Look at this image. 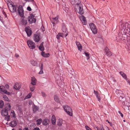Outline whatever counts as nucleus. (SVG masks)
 Instances as JSON below:
<instances>
[{
	"instance_id": "nucleus-1",
	"label": "nucleus",
	"mask_w": 130,
	"mask_h": 130,
	"mask_svg": "<svg viewBox=\"0 0 130 130\" xmlns=\"http://www.w3.org/2000/svg\"><path fill=\"white\" fill-rule=\"evenodd\" d=\"M18 12L20 16L21 17L20 19V23L23 25H26L27 23V18L24 16V10L22 6H19L18 9Z\"/></svg>"
},
{
	"instance_id": "nucleus-2",
	"label": "nucleus",
	"mask_w": 130,
	"mask_h": 130,
	"mask_svg": "<svg viewBox=\"0 0 130 130\" xmlns=\"http://www.w3.org/2000/svg\"><path fill=\"white\" fill-rule=\"evenodd\" d=\"M75 10L76 12L80 14L84 13V11L83 10V6L80 3L75 5Z\"/></svg>"
},
{
	"instance_id": "nucleus-3",
	"label": "nucleus",
	"mask_w": 130,
	"mask_h": 130,
	"mask_svg": "<svg viewBox=\"0 0 130 130\" xmlns=\"http://www.w3.org/2000/svg\"><path fill=\"white\" fill-rule=\"evenodd\" d=\"M9 3H9L8 5L9 9L12 12H15L16 10V7H17V6L13 5V3L11 2L10 3V4H9Z\"/></svg>"
},
{
	"instance_id": "nucleus-4",
	"label": "nucleus",
	"mask_w": 130,
	"mask_h": 130,
	"mask_svg": "<svg viewBox=\"0 0 130 130\" xmlns=\"http://www.w3.org/2000/svg\"><path fill=\"white\" fill-rule=\"evenodd\" d=\"M63 108L65 111L69 115L72 116V111L70 107L67 105L63 106Z\"/></svg>"
},
{
	"instance_id": "nucleus-5",
	"label": "nucleus",
	"mask_w": 130,
	"mask_h": 130,
	"mask_svg": "<svg viewBox=\"0 0 130 130\" xmlns=\"http://www.w3.org/2000/svg\"><path fill=\"white\" fill-rule=\"evenodd\" d=\"M89 25L93 33L94 34H96L97 32V29L95 25L93 23H91Z\"/></svg>"
},
{
	"instance_id": "nucleus-6",
	"label": "nucleus",
	"mask_w": 130,
	"mask_h": 130,
	"mask_svg": "<svg viewBox=\"0 0 130 130\" xmlns=\"http://www.w3.org/2000/svg\"><path fill=\"white\" fill-rule=\"evenodd\" d=\"M27 43L29 48L31 49L35 48L36 47L35 43L30 40H28L27 41Z\"/></svg>"
},
{
	"instance_id": "nucleus-7",
	"label": "nucleus",
	"mask_w": 130,
	"mask_h": 130,
	"mask_svg": "<svg viewBox=\"0 0 130 130\" xmlns=\"http://www.w3.org/2000/svg\"><path fill=\"white\" fill-rule=\"evenodd\" d=\"M0 92H3L8 95H11V93L7 91V90L5 89V87L3 86H0Z\"/></svg>"
},
{
	"instance_id": "nucleus-8",
	"label": "nucleus",
	"mask_w": 130,
	"mask_h": 130,
	"mask_svg": "<svg viewBox=\"0 0 130 130\" xmlns=\"http://www.w3.org/2000/svg\"><path fill=\"white\" fill-rule=\"evenodd\" d=\"M34 15H32L28 18V21L30 23H32L36 22V19L34 18Z\"/></svg>"
},
{
	"instance_id": "nucleus-9",
	"label": "nucleus",
	"mask_w": 130,
	"mask_h": 130,
	"mask_svg": "<svg viewBox=\"0 0 130 130\" xmlns=\"http://www.w3.org/2000/svg\"><path fill=\"white\" fill-rule=\"evenodd\" d=\"M40 39V35L38 34H35L34 37V39L36 42H39Z\"/></svg>"
},
{
	"instance_id": "nucleus-10",
	"label": "nucleus",
	"mask_w": 130,
	"mask_h": 130,
	"mask_svg": "<svg viewBox=\"0 0 130 130\" xmlns=\"http://www.w3.org/2000/svg\"><path fill=\"white\" fill-rule=\"evenodd\" d=\"M25 30L28 36H30L32 34V31L30 29L29 27H28L25 28Z\"/></svg>"
},
{
	"instance_id": "nucleus-11",
	"label": "nucleus",
	"mask_w": 130,
	"mask_h": 130,
	"mask_svg": "<svg viewBox=\"0 0 130 130\" xmlns=\"http://www.w3.org/2000/svg\"><path fill=\"white\" fill-rule=\"evenodd\" d=\"M104 51L105 53V54L108 56H110L112 55V53L109 51V49L107 47H106L104 49Z\"/></svg>"
},
{
	"instance_id": "nucleus-12",
	"label": "nucleus",
	"mask_w": 130,
	"mask_h": 130,
	"mask_svg": "<svg viewBox=\"0 0 130 130\" xmlns=\"http://www.w3.org/2000/svg\"><path fill=\"white\" fill-rule=\"evenodd\" d=\"M17 122H18V120L17 119L14 120L13 121L11 122L10 126L12 127H15L17 125Z\"/></svg>"
},
{
	"instance_id": "nucleus-13",
	"label": "nucleus",
	"mask_w": 130,
	"mask_h": 130,
	"mask_svg": "<svg viewBox=\"0 0 130 130\" xmlns=\"http://www.w3.org/2000/svg\"><path fill=\"white\" fill-rule=\"evenodd\" d=\"M8 111L7 110L5 109L2 110L1 113L2 116H7L8 115Z\"/></svg>"
},
{
	"instance_id": "nucleus-14",
	"label": "nucleus",
	"mask_w": 130,
	"mask_h": 130,
	"mask_svg": "<svg viewBox=\"0 0 130 130\" xmlns=\"http://www.w3.org/2000/svg\"><path fill=\"white\" fill-rule=\"evenodd\" d=\"M11 107L10 104L9 103H8L5 105V109L8 111L11 109Z\"/></svg>"
},
{
	"instance_id": "nucleus-15",
	"label": "nucleus",
	"mask_w": 130,
	"mask_h": 130,
	"mask_svg": "<svg viewBox=\"0 0 130 130\" xmlns=\"http://www.w3.org/2000/svg\"><path fill=\"white\" fill-rule=\"evenodd\" d=\"M71 3L72 4L74 5L79 4L80 3V2L79 0H70Z\"/></svg>"
},
{
	"instance_id": "nucleus-16",
	"label": "nucleus",
	"mask_w": 130,
	"mask_h": 130,
	"mask_svg": "<svg viewBox=\"0 0 130 130\" xmlns=\"http://www.w3.org/2000/svg\"><path fill=\"white\" fill-rule=\"evenodd\" d=\"M76 44L78 50L81 51L82 50V47L80 43L76 41Z\"/></svg>"
},
{
	"instance_id": "nucleus-17",
	"label": "nucleus",
	"mask_w": 130,
	"mask_h": 130,
	"mask_svg": "<svg viewBox=\"0 0 130 130\" xmlns=\"http://www.w3.org/2000/svg\"><path fill=\"white\" fill-rule=\"evenodd\" d=\"M49 122V120L47 119H45L43 121V124L44 125H46Z\"/></svg>"
},
{
	"instance_id": "nucleus-18",
	"label": "nucleus",
	"mask_w": 130,
	"mask_h": 130,
	"mask_svg": "<svg viewBox=\"0 0 130 130\" xmlns=\"http://www.w3.org/2000/svg\"><path fill=\"white\" fill-rule=\"evenodd\" d=\"M51 121L53 125L55 124L56 122V119L55 116L54 115L52 116L51 118Z\"/></svg>"
},
{
	"instance_id": "nucleus-19",
	"label": "nucleus",
	"mask_w": 130,
	"mask_h": 130,
	"mask_svg": "<svg viewBox=\"0 0 130 130\" xmlns=\"http://www.w3.org/2000/svg\"><path fill=\"white\" fill-rule=\"evenodd\" d=\"M64 121H63L61 119H59L57 121V124L58 126H61L62 125Z\"/></svg>"
},
{
	"instance_id": "nucleus-20",
	"label": "nucleus",
	"mask_w": 130,
	"mask_h": 130,
	"mask_svg": "<svg viewBox=\"0 0 130 130\" xmlns=\"http://www.w3.org/2000/svg\"><path fill=\"white\" fill-rule=\"evenodd\" d=\"M14 88L16 90H19L20 88V84L18 83H16L14 86Z\"/></svg>"
},
{
	"instance_id": "nucleus-21",
	"label": "nucleus",
	"mask_w": 130,
	"mask_h": 130,
	"mask_svg": "<svg viewBox=\"0 0 130 130\" xmlns=\"http://www.w3.org/2000/svg\"><path fill=\"white\" fill-rule=\"evenodd\" d=\"M41 54L43 57H48L50 56L49 53H45L44 52H41Z\"/></svg>"
},
{
	"instance_id": "nucleus-22",
	"label": "nucleus",
	"mask_w": 130,
	"mask_h": 130,
	"mask_svg": "<svg viewBox=\"0 0 130 130\" xmlns=\"http://www.w3.org/2000/svg\"><path fill=\"white\" fill-rule=\"evenodd\" d=\"M34 85L33 84H30V88L31 91H33L35 90V85Z\"/></svg>"
},
{
	"instance_id": "nucleus-23",
	"label": "nucleus",
	"mask_w": 130,
	"mask_h": 130,
	"mask_svg": "<svg viewBox=\"0 0 130 130\" xmlns=\"http://www.w3.org/2000/svg\"><path fill=\"white\" fill-rule=\"evenodd\" d=\"M36 79L34 77H31V84H33L34 85H36Z\"/></svg>"
},
{
	"instance_id": "nucleus-24",
	"label": "nucleus",
	"mask_w": 130,
	"mask_h": 130,
	"mask_svg": "<svg viewBox=\"0 0 130 130\" xmlns=\"http://www.w3.org/2000/svg\"><path fill=\"white\" fill-rule=\"evenodd\" d=\"M58 16H57L55 18H53V21L52 22L53 24H55V23H56L58 21Z\"/></svg>"
},
{
	"instance_id": "nucleus-25",
	"label": "nucleus",
	"mask_w": 130,
	"mask_h": 130,
	"mask_svg": "<svg viewBox=\"0 0 130 130\" xmlns=\"http://www.w3.org/2000/svg\"><path fill=\"white\" fill-rule=\"evenodd\" d=\"M62 32H63L64 34L67 33L66 28V26L65 25H62Z\"/></svg>"
},
{
	"instance_id": "nucleus-26",
	"label": "nucleus",
	"mask_w": 130,
	"mask_h": 130,
	"mask_svg": "<svg viewBox=\"0 0 130 130\" xmlns=\"http://www.w3.org/2000/svg\"><path fill=\"white\" fill-rule=\"evenodd\" d=\"M39 107L35 105H34L33 108V111L34 112H36L39 109Z\"/></svg>"
},
{
	"instance_id": "nucleus-27",
	"label": "nucleus",
	"mask_w": 130,
	"mask_h": 130,
	"mask_svg": "<svg viewBox=\"0 0 130 130\" xmlns=\"http://www.w3.org/2000/svg\"><path fill=\"white\" fill-rule=\"evenodd\" d=\"M40 71L39 72V74H42L43 73V65L42 64H41L40 67Z\"/></svg>"
},
{
	"instance_id": "nucleus-28",
	"label": "nucleus",
	"mask_w": 130,
	"mask_h": 130,
	"mask_svg": "<svg viewBox=\"0 0 130 130\" xmlns=\"http://www.w3.org/2000/svg\"><path fill=\"white\" fill-rule=\"evenodd\" d=\"M10 115L11 117L14 118L16 117L15 114L13 110H12L11 112Z\"/></svg>"
},
{
	"instance_id": "nucleus-29",
	"label": "nucleus",
	"mask_w": 130,
	"mask_h": 130,
	"mask_svg": "<svg viewBox=\"0 0 130 130\" xmlns=\"http://www.w3.org/2000/svg\"><path fill=\"white\" fill-rule=\"evenodd\" d=\"M64 34L62 33H59L58 34V35L60 37H64V36L65 37H66L68 35V33H66V34Z\"/></svg>"
},
{
	"instance_id": "nucleus-30",
	"label": "nucleus",
	"mask_w": 130,
	"mask_h": 130,
	"mask_svg": "<svg viewBox=\"0 0 130 130\" xmlns=\"http://www.w3.org/2000/svg\"><path fill=\"white\" fill-rule=\"evenodd\" d=\"M39 50L41 51H43L44 50V47L43 46V42L41 44L40 46L39 47Z\"/></svg>"
},
{
	"instance_id": "nucleus-31",
	"label": "nucleus",
	"mask_w": 130,
	"mask_h": 130,
	"mask_svg": "<svg viewBox=\"0 0 130 130\" xmlns=\"http://www.w3.org/2000/svg\"><path fill=\"white\" fill-rule=\"evenodd\" d=\"M120 74L123 77L126 79L127 78V76L126 74L122 72H119Z\"/></svg>"
},
{
	"instance_id": "nucleus-32",
	"label": "nucleus",
	"mask_w": 130,
	"mask_h": 130,
	"mask_svg": "<svg viewBox=\"0 0 130 130\" xmlns=\"http://www.w3.org/2000/svg\"><path fill=\"white\" fill-rule=\"evenodd\" d=\"M42 120L41 119H38L36 121V124L38 125H39L42 122Z\"/></svg>"
},
{
	"instance_id": "nucleus-33",
	"label": "nucleus",
	"mask_w": 130,
	"mask_h": 130,
	"mask_svg": "<svg viewBox=\"0 0 130 130\" xmlns=\"http://www.w3.org/2000/svg\"><path fill=\"white\" fill-rule=\"evenodd\" d=\"M63 10L64 11L66 12H68V11L69 10V8L66 7V6L64 5V6H63Z\"/></svg>"
},
{
	"instance_id": "nucleus-34",
	"label": "nucleus",
	"mask_w": 130,
	"mask_h": 130,
	"mask_svg": "<svg viewBox=\"0 0 130 130\" xmlns=\"http://www.w3.org/2000/svg\"><path fill=\"white\" fill-rule=\"evenodd\" d=\"M54 100L56 102H59L60 101L59 98H58V96L56 95H55L54 96Z\"/></svg>"
},
{
	"instance_id": "nucleus-35",
	"label": "nucleus",
	"mask_w": 130,
	"mask_h": 130,
	"mask_svg": "<svg viewBox=\"0 0 130 130\" xmlns=\"http://www.w3.org/2000/svg\"><path fill=\"white\" fill-rule=\"evenodd\" d=\"M122 95H121V96H120L119 97V99L120 101H121L123 102L124 101V98L123 97V96H122Z\"/></svg>"
},
{
	"instance_id": "nucleus-36",
	"label": "nucleus",
	"mask_w": 130,
	"mask_h": 130,
	"mask_svg": "<svg viewBox=\"0 0 130 130\" xmlns=\"http://www.w3.org/2000/svg\"><path fill=\"white\" fill-rule=\"evenodd\" d=\"M4 106V102L2 100H0V108H3Z\"/></svg>"
},
{
	"instance_id": "nucleus-37",
	"label": "nucleus",
	"mask_w": 130,
	"mask_h": 130,
	"mask_svg": "<svg viewBox=\"0 0 130 130\" xmlns=\"http://www.w3.org/2000/svg\"><path fill=\"white\" fill-rule=\"evenodd\" d=\"M3 98L5 101H9L8 98L6 95H4L3 96Z\"/></svg>"
},
{
	"instance_id": "nucleus-38",
	"label": "nucleus",
	"mask_w": 130,
	"mask_h": 130,
	"mask_svg": "<svg viewBox=\"0 0 130 130\" xmlns=\"http://www.w3.org/2000/svg\"><path fill=\"white\" fill-rule=\"evenodd\" d=\"M95 94L96 95L97 98L98 99V100L100 101V98L99 95V93L98 92H96Z\"/></svg>"
},
{
	"instance_id": "nucleus-39",
	"label": "nucleus",
	"mask_w": 130,
	"mask_h": 130,
	"mask_svg": "<svg viewBox=\"0 0 130 130\" xmlns=\"http://www.w3.org/2000/svg\"><path fill=\"white\" fill-rule=\"evenodd\" d=\"M95 128H96L97 130H104L103 128H99L98 127L95 126L94 127Z\"/></svg>"
},
{
	"instance_id": "nucleus-40",
	"label": "nucleus",
	"mask_w": 130,
	"mask_h": 130,
	"mask_svg": "<svg viewBox=\"0 0 130 130\" xmlns=\"http://www.w3.org/2000/svg\"><path fill=\"white\" fill-rule=\"evenodd\" d=\"M10 116L8 115L6 117H5V119L7 121H9L10 120Z\"/></svg>"
},
{
	"instance_id": "nucleus-41",
	"label": "nucleus",
	"mask_w": 130,
	"mask_h": 130,
	"mask_svg": "<svg viewBox=\"0 0 130 130\" xmlns=\"http://www.w3.org/2000/svg\"><path fill=\"white\" fill-rule=\"evenodd\" d=\"M85 53L86 56L87 57V59H89L90 57L89 56V54L88 53L85 52Z\"/></svg>"
},
{
	"instance_id": "nucleus-42",
	"label": "nucleus",
	"mask_w": 130,
	"mask_h": 130,
	"mask_svg": "<svg viewBox=\"0 0 130 130\" xmlns=\"http://www.w3.org/2000/svg\"><path fill=\"white\" fill-rule=\"evenodd\" d=\"M85 127L86 130H92V129L90 128L88 126H85Z\"/></svg>"
},
{
	"instance_id": "nucleus-43",
	"label": "nucleus",
	"mask_w": 130,
	"mask_h": 130,
	"mask_svg": "<svg viewBox=\"0 0 130 130\" xmlns=\"http://www.w3.org/2000/svg\"><path fill=\"white\" fill-rule=\"evenodd\" d=\"M81 18L82 20V21H86L85 18L84 17L82 16L81 17Z\"/></svg>"
},
{
	"instance_id": "nucleus-44",
	"label": "nucleus",
	"mask_w": 130,
	"mask_h": 130,
	"mask_svg": "<svg viewBox=\"0 0 130 130\" xmlns=\"http://www.w3.org/2000/svg\"><path fill=\"white\" fill-rule=\"evenodd\" d=\"M5 88H7V89H8L9 88V85L7 84H6L5 85Z\"/></svg>"
},
{
	"instance_id": "nucleus-45",
	"label": "nucleus",
	"mask_w": 130,
	"mask_h": 130,
	"mask_svg": "<svg viewBox=\"0 0 130 130\" xmlns=\"http://www.w3.org/2000/svg\"><path fill=\"white\" fill-rule=\"evenodd\" d=\"M41 94H42V96L43 97H45L46 96L45 94L43 92H42Z\"/></svg>"
},
{
	"instance_id": "nucleus-46",
	"label": "nucleus",
	"mask_w": 130,
	"mask_h": 130,
	"mask_svg": "<svg viewBox=\"0 0 130 130\" xmlns=\"http://www.w3.org/2000/svg\"><path fill=\"white\" fill-rule=\"evenodd\" d=\"M118 112L120 114L121 117L123 118V115L120 111H119Z\"/></svg>"
},
{
	"instance_id": "nucleus-47",
	"label": "nucleus",
	"mask_w": 130,
	"mask_h": 130,
	"mask_svg": "<svg viewBox=\"0 0 130 130\" xmlns=\"http://www.w3.org/2000/svg\"><path fill=\"white\" fill-rule=\"evenodd\" d=\"M27 9L29 11H31V8L29 7H27Z\"/></svg>"
},
{
	"instance_id": "nucleus-48",
	"label": "nucleus",
	"mask_w": 130,
	"mask_h": 130,
	"mask_svg": "<svg viewBox=\"0 0 130 130\" xmlns=\"http://www.w3.org/2000/svg\"><path fill=\"white\" fill-rule=\"evenodd\" d=\"M31 94H29L26 96L27 98H29L31 97Z\"/></svg>"
},
{
	"instance_id": "nucleus-49",
	"label": "nucleus",
	"mask_w": 130,
	"mask_h": 130,
	"mask_svg": "<svg viewBox=\"0 0 130 130\" xmlns=\"http://www.w3.org/2000/svg\"><path fill=\"white\" fill-rule=\"evenodd\" d=\"M33 130H40V129L39 128L36 127L34 128Z\"/></svg>"
},
{
	"instance_id": "nucleus-50",
	"label": "nucleus",
	"mask_w": 130,
	"mask_h": 130,
	"mask_svg": "<svg viewBox=\"0 0 130 130\" xmlns=\"http://www.w3.org/2000/svg\"><path fill=\"white\" fill-rule=\"evenodd\" d=\"M82 23L84 25H85L86 24V21H82Z\"/></svg>"
},
{
	"instance_id": "nucleus-51",
	"label": "nucleus",
	"mask_w": 130,
	"mask_h": 130,
	"mask_svg": "<svg viewBox=\"0 0 130 130\" xmlns=\"http://www.w3.org/2000/svg\"><path fill=\"white\" fill-rule=\"evenodd\" d=\"M60 36H59V35L58 34L56 36V38H57L58 39H60L59 37Z\"/></svg>"
},
{
	"instance_id": "nucleus-52",
	"label": "nucleus",
	"mask_w": 130,
	"mask_h": 130,
	"mask_svg": "<svg viewBox=\"0 0 130 130\" xmlns=\"http://www.w3.org/2000/svg\"><path fill=\"white\" fill-rule=\"evenodd\" d=\"M23 130H29L27 127H25L24 128Z\"/></svg>"
},
{
	"instance_id": "nucleus-53",
	"label": "nucleus",
	"mask_w": 130,
	"mask_h": 130,
	"mask_svg": "<svg viewBox=\"0 0 130 130\" xmlns=\"http://www.w3.org/2000/svg\"><path fill=\"white\" fill-rule=\"evenodd\" d=\"M26 2H30L33 1V0H25Z\"/></svg>"
},
{
	"instance_id": "nucleus-54",
	"label": "nucleus",
	"mask_w": 130,
	"mask_h": 130,
	"mask_svg": "<svg viewBox=\"0 0 130 130\" xmlns=\"http://www.w3.org/2000/svg\"><path fill=\"white\" fill-rule=\"evenodd\" d=\"M126 81L127 83L129 84L130 85V81L128 79H127Z\"/></svg>"
},
{
	"instance_id": "nucleus-55",
	"label": "nucleus",
	"mask_w": 130,
	"mask_h": 130,
	"mask_svg": "<svg viewBox=\"0 0 130 130\" xmlns=\"http://www.w3.org/2000/svg\"><path fill=\"white\" fill-rule=\"evenodd\" d=\"M3 18L2 17L0 16V20L2 21L3 20Z\"/></svg>"
},
{
	"instance_id": "nucleus-56",
	"label": "nucleus",
	"mask_w": 130,
	"mask_h": 130,
	"mask_svg": "<svg viewBox=\"0 0 130 130\" xmlns=\"http://www.w3.org/2000/svg\"><path fill=\"white\" fill-rule=\"evenodd\" d=\"M127 102H125L124 103V105H125V106H127V107H128V105H127Z\"/></svg>"
},
{
	"instance_id": "nucleus-57",
	"label": "nucleus",
	"mask_w": 130,
	"mask_h": 130,
	"mask_svg": "<svg viewBox=\"0 0 130 130\" xmlns=\"http://www.w3.org/2000/svg\"><path fill=\"white\" fill-rule=\"evenodd\" d=\"M94 93L95 94L96 92H97V91H96L95 90L94 91Z\"/></svg>"
},
{
	"instance_id": "nucleus-58",
	"label": "nucleus",
	"mask_w": 130,
	"mask_h": 130,
	"mask_svg": "<svg viewBox=\"0 0 130 130\" xmlns=\"http://www.w3.org/2000/svg\"><path fill=\"white\" fill-rule=\"evenodd\" d=\"M16 57H19V55H16Z\"/></svg>"
},
{
	"instance_id": "nucleus-59",
	"label": "nucleus",
	"mask_w": 130,
	"mask_h": 130,
	"mask_svg": "<svg viewBox=\"0 0 130 130\" xmlns=\"http://www.w3.org/2000/svg\"><path fill=\"white\" fill-rule=\"evenodd\" d=\"M3 13V14L5 15H6V14L5 13V12H4Z\"/></svg>"
},
{
	"instance_id": "nucleus-60",
	"label": "nucleus",
	"mask_w": 130,
	"mask_h": 130,
	"mask_svg": "<svg viewBox=\"0 0 130 130\" xmlns=\"http://www.w3.org/2000/svg\"><path fill=\"white\" fill-rule=\"evenodd\" d=\"M18 130H22L21 128H19Z\"/></svg>"
},
{
	"instance_id": "nucleus-61",
	"label": "nucleus",
	"mask_w": 130,
	"mask_h": 130,
	"mask_svg": "<svg viewBox=\"0 0 130 130\" xmlns=\"http://www.w3.org/2000/svg\"><path fill=\"white\" fill-rule=\"evenodd\" d=\"M36 117H35V119H35V120H36Z\"/></svg>"
},
{
	"instance_id": "nucleus-62",
	"label": "nucleus",
	"mask_w": 130,
	"mask_h": 130,
	"mask_svg": "<svg viewBox=\"0 0 130 130\" xmlns=\"http://www.w3.org/2000/svg\"><path fill=\"white\" fill-rule=\"evenodd\" d=\"M123 121H124V122H125V120H123Z\"/></svg>"
},
{
	"instance_id": "nucleus-63",
	"label": "nucleus",
	"mask_w": 130,
	"mask_h": 130,
	"mask_svg": "<svg viewBox=\"0 0 130 130\" xmlns=\"http://www.w3.org/2000/svg\"><path fill=\"white\" fill-rule=\"evenodd\" d=\"M31 124V125L32 124Z\"/></svg>"
},
{
	"instance_id": "nucleus-64",
	"label": "nucleus",
	"mask_w": 130,
	"mask_h": 130,
	"mask_svg": "<svg viewBox=\"0 0 130 130\" xmlns=\"http://www.w3.org/2000/svg\"><path fill=\"white\" fill-rule=\"evenodd\" d=\"M12 130H14V129H12Z\"/></svg>"
}]
</instances>
